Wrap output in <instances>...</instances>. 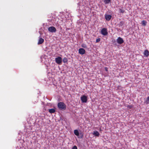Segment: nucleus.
<instances>
[{"mask_svg":"<svg viewBox=\"0 0 149 149\" xmlns=\"http://www.w3.org/2000/svg\"><path fill=\"white\" fill-rule=\"evenodd\" d=\"M57 105L58 108L61 110H65L66 108V105L63 102H59Z\"/></svg>","mask_w":149,"mask_h":149,"instance_id":"1","label":"nucleus"},{"mask_svg":"<svg viewBox=\"0 0 149 149\" xmlns=\"http://www.w3.org/2000/svg\"><path fill=\"white\" fill-rule=\"evenodd\" d=\"M101 33L104 36H106L108 34L107 29L106 28H103L101 31Z\"/></svg>","mask_w":149,"mask_h":149,"instance_id":"2","label":"nucleus"},{"mask_svg":"<svg viewBox=\"0 0 149 149\" xmlns=\"http://www.w3.org/2000/svg\"><path fill=\"white\" fill-rule=\"evenodd\" d=\"M55 60L56 63L61 64L62 62V58L61 57L58 56L55 58Z\"/></svg>","mask_w":149,"mask_h":149,"instance_id":"3","label":"nucleus"},{"mask_svg":"<svg viewBox=\"0 0 149 149\" xmlns=\"http://www.w3.org/2000/svg\"><path fill=\"white\" fill-rule=\"evenodd\" d=\"M48 30L52 33H55L56 32V28L54 26H51L48 28Z\"/></svg>","mask_w":149,"mask_h":149,"instance_id":"4","label":"nucleus"},{"mask_svg":"<svg viewBox=\"0 0 149 149\" xmlns=\"http://www.w3.org/2000/svg\"><path fill=\"white\" fill-rule=\"evenodd\" d=\"M81 100L83 103H86L87 101V97L83 95L81 97Z\"/></svg>","mask_w":149,"mask_h":149,"instance_id":"5","label":"nucleus"},{"mask_svg":"<svg viewBox=\"0 0 149 149\" xmlns=\"http://www.w3.org/2000/svg\"><path fill=\"white\" fill-rule=\"evenodd\" d=\"M117 42L118 44H121L124 42V40L121 38L119 37L117 39Z\"/></svg>","mask_w":149,"mask_h":149,"instance_id":"6","label":"nucleus"},{"mask_svg":"<svg viewBox=\"0 0 149 149\" xmlns=\"http://www.w3.org/2000/svg\"><path fill=\"white\" fill-rule=\"evenodd\" d=\"M104 17L106 20L109 21L110 20L112 16L111 15H110L105 14L104 15Z\"/></svg>","mask_w":149,"mask_h":149,"instance_id":"7","label":"nucleus"},{"mask_svg":"<svg viewBox=\"0 0 149 149\" xmlns=\"http://www.w3.org/2000/svg\"><path fill=\"white\" fill-rule=\"evenodd\" d=\"M85 51L84 49L81 48L79 49V53L81 55H83L85 53Z\"/></svg>","mask_w":149,"mask_h":149,"instance_id":"8","label":"nucleus"},{"mask_svg":"<svg viewBox=\"0 0 149 149\" xmlns=\"http://www.w3.org/2000/svg\"><path fill=\"white\" fill-rule=\"evenodd\" d=\"M44 42V40L42 38H40L38 43V45H40L42 44Z\"/></svg>","mask_w":149,"mask_h":149,"instance_id":"9","label":"nucleus"},{"mask_svg":"<svg viewBox=\"0 0 149 149\" xmlns=\"http://www.w3.org/2000/svg\"><path fill=\"white\" fill-rule=\"evenodd\" d=\"M144 55L146 57H148L149 55V52L148 50H146L144 51L143 52Z\"/></svg>","mask_w":149,"mask_h":149,"instance_id":"10","label":"nucleus"},{"mask_svg":"<svg viewBox=\"0 0 149 149\" xmlns=\"http://www.w3.org/2000/svg\"><path fill=\"white\" fill-rule=\"evenodd\" d=\"M93 134L95 136H99V133L98 132L95 131L93 132Z\"/></svg>","mask_w":149,"mask_h":149,"instance_id":"11","label":"nucleus"},{"mask_svg":"<svg viewBox=\"0 0 149 149\" xmlns=\"http://www.w3.org/2000/svg\"><path fill=\"white\" fill-rule=\"evenodd\" d=\"M49 112L50 113H53L55 112V110L54 109H51L49 110Z\"/></svg>","mask_w":149,"mask_h":149,"instance_id":"12","label":"nucleus"},{"mask_svg":"<svg viewBox=\"0 0 149 149\" xmlns=\"http://www.w3.org/2000/svg\"><path fill=\"white\" fill-rule=\"evenodd\" d=\"M124 24V23L123 22L121 21L118 24V26L119 27H122Z\"/></svg>","mask_w":149,"mask_h":149,"instance_id":"13","label":"nucleus"},{"mask_svg":"<svg viewBox=\"0 0 149 149\" xmlns=\"http://www.w3.org/2000/svg\"><path fill=\"white\" fill-rule=\"evenodd\" d=\"M74 134L77 136H79V134L78 130H74Z\"/></svg>","mask_w":149,"mask_h":149,"instance_id":"14","label":"nucleus"},{"mask_svg":"<svg viewBox=\"0 0 149 149\" xmlns=\"http://www.w3.org/2000/svg\"><path fill=\"white\" fill-rule=\"evenodd\" d=\"M68 61L67 58L65 57L63 59V61L64 63H67Z\"/></svg>","mask_w":149,"mask_h":149,"instance_id":"15","label":"nucleus"},{"mask_svg":"<svg viewBox=\"0 0 149 149\" xmlns=\"http://www.w3.org/2000/svg\"><path fill=\"white\" fill-rule=\"evenodd\" d=\"M111 0H104V2L106 4H108L110 2Z\"/></svg>","mask_w":149,"mask_h":149,"instance_id":"16","label":"nucleus"},{"mask_svg":"<svg viewBox=\"0 0 149 149\" xmlns=\"http://www.w3.org/2000/svg\"><path fill=\"white\" fill-rule=\"evenodd\" d=\"M146 23H147V22L146 21L143 20L142 22V25H143L144 26H145L146 25Z\"/></svg>","mask_w":149,"mask_h":149,"instance_id":"17","label":"nucleus"},{"mask_svg":"<svg viewBox=\"0 0 149 149\" xmlns=\"http://www.w3.org/2000/svg\"><path fill=\"white\" fill-rule=\"evenodd\" d=\"M145 103L146 104H149V96L147 98V99L145 101Z\"/></svg>","mask_w":149,"mask_h":149,"instance_id":"18","label":"nucleus"},{"mask_svg":"<svg viewBox=\"0 0 149 149\" xmlns=\"http://www.w3.org/2000/svg\"><path fill=\"white\" fill-rule=\"evenodd\" d=\"M125 12V10L123 9H119V12L120 13H123Z\"/></svg>","mask_w":149,"mask_h":149,"instance_id":"19","label":"nucleus"},{"mask_svg":"<svg viewBox=\"0 0 149 149\" xmlns=\"http://www.w3.org/2000/svg\"><path fill=\"white\" fill-rule=\"evenodd\" d=\"M127 107L129 109H131L133 107V106L132 105H128L127 106Z\"/></svg>","mask_w":149,"mask_h":149,"instance_id":"20","label":"nucleus"},{"mask_svg":"<svg viewBox=\"0 0 149 149\" xmlns=\"http://www.w3.org/2000/svg\"><path fill=\"white\" fill-rule=\"evenodd\" d=\"M81 47L84 48H87L86 45V44H82Z\"/></svg>","mask_w":149,"mask_h":149,"instance_id":"21","label":"nucleus"},{"mask_svg":"<svg viewBox=\"0 0 149 149\" xmlns=\"http://www.w3.org/2000/svg\"><path fill=\"white\" fill-rule=\"evenodd\" d=\"M100 38H98L96 40V42H98L100 41Z\"/></svg>","mask_w":149,"mask_h":149,"instance_id":"22","label":"nucleus"},{"mask_svg":"<svg viewBox=\"0 0 149 149\" xmlns=\"http://www.w3.org/2000/svg\"><path fill=\"white\" fill-rule=\"evenodd\" d=\"M72 149H77V148L76 146H74L73 147Z\"/></svg>","mask_w":149,"mask_h":149,"instance_id":"23","label":"nucleus"},{"mask_svg":"<svg viewBox=\"0 0 149 149\" xmlns=\"http://www.w3.org/2000/svg\"><path fill=\"white\" fill-rule=\"evenodd\" d=\"M105 70L106 71H108V70H107V68H105Z\"/></svg>","mask_w":149,"mask_h":149,"instance_id":"24","label":"nucleus"}]
</instances>
